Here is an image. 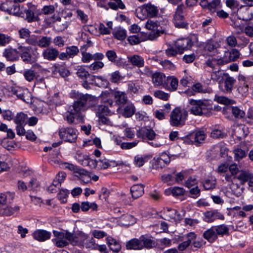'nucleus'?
<instances>
[{
	"mask_svg": "<svg viewBox=\"0 0 253 253\" xmlns=\"http://www.w3.org/2000/svg\"><path fill=\"white\" fill-rule=\"evenodd\" d=\"M70 95L71 98H76V100L68 107L65 119L69 124H72L74 122L76 117H79L86 110L87 102L96 98L89 95L80 93L74 90H72Z\"/></svg>",
	"mask_w": 253,
	"mask_h": 253,
	"instance_id": "nucleus-1",
	"label": "nucleus"
},
{
	"mask_svg": "<svg viewBox=\"0 0 253 253\" xmlns=\"http://www.w3.org/2000/svg\"><path fill=\"white\" fill-rule=\"evenodd\" d=\"M17 49L18 54H20L22 60L26 63L32 64L35 63L39 57L37 47H35L32 49L31 46L19 45Z\"/></svg>",
	"mask_w": 253,
	"mask_h": 253,
	"instance_id": "nucleus-2",
	"label": "nucleus"
},
{
	"mask_svg": "<svg viewBox=\"0 0 253 253\" xmlns=\"http://www.w3.org/2000/svg\"><path fill=\"white\" fill-rule=\"evenodd\" d=\"M190 105L189 111L191 114L201 116L207 114L210 109V105L208 102L204 100L189 99Z\"/></svg>",
	"mask_w": 253,
	"mask_h": 253,
	"instance_id": "nucleus-3",
	"label": "nucleus"
},
{
	"mask_svg": "<svg viewBox=\"0 0 253 253\" xmlns=\"http://www.w3.org/2000/svg\"><path fill=\"white\" fill-rule=\"evenodd\" d=\"M188 115V111L185 108L176 107L170 114V123L172 126H181L185 124Z\"/></svg>",
	"mask_w": 253,
	"mask_h": 253,
	"instance_id": "nucleus-4",
	"label": "nucleus"
},
{
	"mask_svg": "<svg viewBox=\"0 0 253 253\" xmlns=\"http://www.w3.org/2000/svg\"><path fill=\"white\" fill-rule=\"evenodd\" d=\"M53 233L56 238L52 239V241L57 247H64L68 245L69 242L71 244L72 233L67 230H53Z\"/></svg>",
	"mask_w": 253,
	"mask_h": 253,
	"instance_id": "nucleus-5",
	"label": "nucleus"
},
{
	"mask_svg": "<svg viewBox=\"0 0 253 253\" xmlns=\"http://www.w3.org/2000/svg\"><path fill=\"white\" fill-rule=\"evenodd\" d=\"M2 11L6 12L9 14H12L16 16L24 17V13L23 12L24 7H20L19 5L13 4L10 1H6L1 4L0 7Z\"/></svg>",
	"mask_w": 253,
	"mask_h": 253,
	"instance_id": "nucleus-6",
	"label": "nucleus"
},
{
	"mask_svg": "<svg viewBox=\"0 0 253 253\" xmlns=\"http://www.w3.org/2000/svg\"><path fill=\"white\" fill-rule=\"evenodd\" d=\"M2 11L6 12L9 14H12L16 16L24 17V13L23 12L24 7H20L19 5L13 4L10 1H6L1 4L0 7Z\"/></svg>",
	"mask_w": 253,
	"mask_h": 253,
	"instance_id": "nucleus-7",
	"label": "nucleus"
},
{
	"mask_svg": "<svg viewBox=\"0 0 253 253\" xmlns=\"http://www.w3.org/2000/svg\"><path fill=\"white\" fill-rule=\"evenodd\" d=\"M159 12L157 6L151 3H148L143 6L139 7L137 10V16L140 19H144L147 16L153 17L156 16Z\"/></svg>",
	"mask_w": 253,
	"mask_h": 253,
	"instance_id": "nucleus-8",
	"label": "nucleus"
},
{
	"mask_svg": "<svg viewBox=\"0 0 253 253\" xmlns=\"http://www.w3.org/2000/svg\"><path fill=\"white\" fill-rule=\"evenodd\" d=\"M77 130L72 127H61L59 129L60 138L66 142L73 143L76 142L77 137Z\"/></svg>",
	"mask_w": 253,
	"mask_h": 253,
	"instance_id": "nucleus-9",
	"label": "nucleus"
},
{
	"mask_svg": "<svg viewBox=\"0 0 253 253\" xmlns=\"http://www.w3.org/2000/svg\"><path fill=\"white\" fill-rule=\"evenodd\" d=\"M223 76L222 80L219 82V88L224 93H230L233 90L236 80L227 73L223 74Z\"/></svg>",
	"mask_w": 253,
	"mask_h": 253,
	"instance_id": "nucleus-10",
	"label": "nucleus"
},
{
	"mask_svg": "<svg viewBox=\"0 0 253 253\" xmlns=\"http://www.w3.org/2000/svg\"><path fill=\"white\" fill-rule=\"evenodd\" d=\"M185 6L184 4H181L177 6L175 14L173 16V23L176 27L184 28L186 26V23L183 21L184 16L183 15Z\"/></svg>",
	"mask_w": 253,
	"mask_h": 253,
	"instance_id": "nucleus-11",
	"label": "nucleus"
},
{
	"mask_svg": "<svg viewBox=\"0 0 253 253\" xmlns=\"http://www.w3.org/2000/svg\"><path fill=\"white\" fill-rule=\"evenodd\" d=\"M145 27L147 29L151 30L153 32L156 31L154 34V37H152L151 36H150L149 39L151 40H153L159 37L161 34L167 33V31L166 29L160 30L158 29V23L157 21L148 20L146 24Z\"/></svg>",
	"mask_w": 253,
	"mask_h": 253,
	"instance_id": "nucleus-12",
	"label": "nucleus"
},
{
	"mask_svg": "<svg viewBox=\"0 0 253 253\" xmlns=\"http://www.w3.org/2000/svg\"><path fill=\"white\" fill-rule=\"evenodd\" d=\"M192 45V41L189 38L178 39L175 42V47L179 54L183 53L184 50L190 48Z\"/></svg>",
	"mask_w": 253,
	"mask_h": 253,
	"instance_id": "nucleus-13",
	"label": "nucleus"
},
{
	"mask_svg": "<svg viewBox=\"0 0 253 253\" xmlns=\"http://www.w3.org/2000/svg\"><path fill=\"white\" fill-rule=\"evenodd\" d=\"M237 16L239 19L243 21H248L253 18V15L250 12V9L245 5H241L237 10Z\"/></svg>",
	"mask_w": 253,
	"mask_h": 253,
	"instance_id": "nucleus-14",
	"label": "nucleus"
},
{
	"mask_svg": "<svg viewBox=\"0 0 253 253\" xmlns=\"http://www.w3.org/2000/svg\"><path fill=\"white\" fill-rule=\"evenodd\" d=\"M205 220L207 222H211L219 219H223L224 216L217 210H211L205 212L204 213Z\"/></svg>",
	"mask_w": 253,
	"mask_h": 253,
	"instance_id": "nucleus-15",
	"label": "nucleus"
},
{
	"mask_svg": "<svg viewBox=\"0 0 253 253\" xmlns=\"http://www.w3.org/2000/svg\"><path fill=\"white\" fill-rule=\"evenodd\" d=\"M58 55V50L53 47L47 48L44 49L42 52V55L43 58L48 61L55 60Z\"/></svg>",
	"mask_w": 253,
	"mask_h": 253,
	"instance_id": "nucleus-16",
	"label": "nucleus"
},
{
	"mask_svg": "<svg viewBox=\"0 0 253 253\" xmlns=\"http://www.w3.org/2000/svg\"><path fill=\"white\" fill-rule=\"evenodd\" d=\"M87 236L83 232H80L74 235L72 234L71 244L74 246H83L86 242Z\"/></svg>",
	"mask_w": 253,
	"mask_h": 253,
	"instance_id": "nucleus-17",
	"label": "nucleus"
},
{
	"mask_svg": "<svg viewBox=\"0 0 253 253\" xmlns=\"http://www.w3.org/2000/svg\"><path fill=\"white\" fill-rule=\"evenodd\" d=\"M240 56L239 51L236 49H232L230 51H225L222 58L225 64L236 60Z\"/></svg>",
	"mask_w": 253,
	"mask_h": 253,
	"instance_id": "nucleus-18",
	"label": "nucleus"
},
{
	"mask_svg": "<svg viewBox=\"0 0 253 253\" xmlns=\"http://www.w3.org/2000/svg\"><path fill=\"white\" fill-rule=\"evenodd\" d=\"M127 59L128 62L132 65L136 66L138 68L143 67L144 66L145 61L144 58L138 54L128 56Z\"/></svg>",
	"mask_w": 253,
	"mask_h": 253,
	"instance_id": "nucleus-19",
	"label": "nucleus"
},
{
	"mask_svg": "<svg viewBox=\"0 0 253 253\" xmlns=\"http://www.w3.org/2000/svg\"><path fill=\"white\" fill-rule=\"evenodd\" d=\"M226 73L221 72L219 69L218 71L211 72L209 70L207 71L206 76L208 81H212L214 82H218V84L223 77V74Z\"/></svg>",
	"mask_w": 253,
	"mask_h": 253,
	"instance_id": "nucleus-20",
	"label": "nucleus"
},
{
	"mask_svg": "<svg viewBox=\"0 0 253 253\" xmlns=\"http://www.w3.org/2000/svg\"><path fill=\"white\" fill-rule=\"evenodd\" d=\"M33 236L35 240L43 242L50 239L51 233L44 230H37L33 233Z\"/></svg>",
	"mask_w": 253,
	"mask_h": 253,
	"instance_id": "nucleus-21",
	"label": "nucleus"
},
{
	"mask_svg": "<svg viewBox=\"0 0 253 253\" xmlns=\"http://www.w3.org/2000/svg\"><path fill=\"white\" fill-rule=\"evenodd\" d=\"M113 95L115 99V103L118 105H124L127 102V97L125 92L114 91Z\"/></svg>",
	"mask_w": 253,
	"mask_h": 253,
	"instance_id": "nucleus-22",
	"label": "nucleus"
},
{
	"mask_svg": "<svg viewBox=\"0 0 253 253\" xmlns=\"http://www.w3.org/2000/svg\"><path fill=\"white\" fill-rule=\"evenodd\" d=\"M206 137L204 131L196 130L190 135V138L194 140V142L197 145L204 142Z\"/></svg>",
	"mask_w": 253,
	"mask_h": 253,
	"instance_id": "nucleus-23",
	"label": "nucleus"
},
{
	"mask_svg": "<svg viewBox=\"0 0 253 253\" xmlns=\"http://www.w3.org/2000/svg\"><path fill=\"white\" fill-rule=\"evenodd\" d=\"M187 240L184 241L178 246V249L180 251L186 250L191 244L192 241L196 238V235L194 232L189 233L186 235Z\"/></svg>",
	"mask_w": 253,
	"mask_h": 253,
	"instance_id": "nucleus-24",
	"label": "nucleus"
},
{
	"mask_svg": "<svg viewBox=\"0 0 253 253\" xmlns=\"http://www.w3.org/2000/svg\"><path fill=\"white\" fill-rule=\"evenodd\" d=\"M150 155H137L134 157V164L138 167H141L152 158Z\"/></svg>",
	"mask_w": 253,
	"mask_h": 253,
	"instance_id": "nucleus-25",
	"label": "nucleus"
},
{
	"mask_svg": "<svg viewBox=\"0 0 253 253\" xmlns=\"http://www.w3.org/2000/svg\"><path fill=\"white\" fill-rule=\"evenodd\" d=\"M152 83L155 86L163 85V83L166 79L165 75L160 72H156L152 74Z\"/></svg>",
	"mask_w": 253,
	"mask_h": 253,
	"instance_id": "nucleus-26",
	"label": "nucleus"
},
{
	"mask_svg": "<svg viewBox=\"0 0 253 253\" xmlns=\"http://www.w3.org/2000/svg\"><path fill=\"white\" fill-rule=\"evenodd\" d=\"M18 50L12 48H7L3 52V56L7 60L13 61L18 59Z\"/></svg>",
	"mask_w": 253,
	"mask_h": 253,
	"instance_id": "nucleus-27",
	"label": "nucleus"
},
{
	"mask_svg": "<svg viewBox=\"0 0 253 253\" xmlns=\"http://www.w3.org/2000/svg\"><path fill=\"white\" fill-rule=\"evenodd\" d=\"M130 192L132 197L134 199H137L143 194L144 186L141 184L134 185L131 187Z\"/></svg>",
	"mask_w": 253,
	"mask_h": 253,
	"instance_id": "nucleus-28",
	"label": "nucleus"
},
{
	"mask_svg": "<svg viewBox=\"0 0 253 253\" xmlns=\"http://www.w3.org/2000/svg\"><path fill=\"white\" fill-rule=\"evenodd\" d=\"M126 248L127 250H141L142 245L140 239H132L126 243Z\"/></svg>",
	"mask_w": 253,
	"mask_h": 253,
	"instance_id": "nucleus-29",
	"label": "nucleus"
},
{
	"mask_svg": "<svg viewBox=\"0 0 253 253\" xmlns=\"http://www.w3.org/2000/svg\"><path fill=\"white\" fill-rule=\"evenodd\" d=\"M204 238L210 242H214L217 238L215 230L213 226L207 230L203 234Z\"/></svg>",
	"mask_w": 253,
	"mask_h": 253,
	"instance_id": "nucleus-30",
	"label": "nucleus"
},
{
	"mask_svg": "<svg viewBox=\"0 0 253 253\" xmlns=\"http://www.w3.org/2000/svg\"><path fill=\"white\" fill-rule=\"evenodd\" d=\"M76 71V75L82 79H86L90 76L88 72L86 70L84 66L78 65L75 68Z\"/></svg>",
	"mask_w": 253,
	"mask_h": 253,
	"instance_id": "nucleus-31",
	"label": "nucleus"
},
{
	"mask_svg": "<svg viewBox=\"0 0 253 253\" xmlns=\"http://www.w3.org/2000/svg\"><path fill=\"white\" fill-rule=\"evenodd\" d=\"M207 67H210L212 70L216 69V67L219 65H224L225 63L222 58H212L208 60L206 62Z\"/></svg>",
	"mask_w": 253,
	"mask_h": 253,
	"instance_id": "nucleus-32",
	"label": "nucleus"
},
{
	"mask_svg": "<svg viewBox=\"0 0 253 253\" xmlns=\"http://www.w3.org/2000/svg\"><path fill=\"white\" fill-rule=\"evenodd\" d=\"M120 223L123 226H127L135 222L134 217L130 214H125L120 217Z\"/></svg>",
	"mask_w": 253,
	"mask_h": 253,
	"instance_id": "nucleus-33",
	"label": "nucleus"
},
{
	"mask_svg": "<svg viewBox=\"0 0 253 253\" xmlns=\"http://www.w3.org/2000/svg\"><path fill=\"white\" fill-rule=\"evenodd\" d=\"M225 111L231 112L233 116L237 119H241L244 117L245 113L244 111L237 107H228Z\"/></svg>",
	"mask_w": 253,
	"mask_h": 253,
	"instance_id": "nucleus-34",
	"label": "nucleus"
},
{
	"mask_svg": "<svg viewBox=\"0 0 253 253\" xmlns=\"http://www.w3.org/2000/svg\"><path fill=\"white\" fill-rule=\"evenodd\" d=\"M107 242L110 249L114 252L118 253L121 249V246L120 243L111 237L107 238Z\"/></svg>",
	"mask_w": 253,
	"mask_h": 253,
	"instance_id": "nucleus-35",
	"label": "nucleus"
},
{
	"mask_svg": "<svg viewBox=\"0 0 253 253\" xmlns=\"http://www.w3.org/2000/svg\"><path fill=\"white\" fill-rule=\"evenodd\" d=\"M112 95L113 94L111 91L106 90L102 92L100 97L104 103L108 104L110 106H112L114 104V101L111 99Z\"/></svg>",
	"mask_w": 253,
	"mask_h": 253,
	"instance_id": "nucleus-36",
	"label": "nucleus"
},
{
	"mask_svg": "<svg viewBox=\"0 0 253 253\" xmlns=\"http://www.w3.org/2000/svg\"><path fill=\"white\" fill-rule=\"evenodd\" d=\"M52 39L50 37L42 36L39 38L38 45L41 48L48 47L51 43Z\"/></svg>",
	"mask_w": 253,
	"mask_h": 253,
	"instance_id": "nucleus-37",
	"label": "nucleus"
},
{
	"mask_svg": "<svg viewBox=\"0 0 253 253\" xmlns=\"http://www.w3.org/2000/svg\"><path fill=\"white\" fill-rule=\"evenodd\" d=\"M140 239L142 245V249L143 248H152L155 246V242L150 238L141 236Z\"/></svg>",
	"mask_w": 253,
	"mask_h": 253,
	"instance_id": "nucleus-38",
	"label": "nucleus"
},
{
	"mask_svg": "<svg viewBox=\"0 0 253 253\" xmlns=\"http://www.w3.org/2000/svg\"><path fill=\"white\" fill-rule=\"evenodd\" d=\"M251 173L249 171H242L236 176V179L240 181L241 184H244L248 181Z\"/></svg>",
	"mask_w": 253,
	"mask_h": 253,
	"instance_id": "nucleus-39",
	"label": "nucleus"
},
{
	"mask_svg": "<svg viewBox=\"0 0 253 253\" xmlns=\"http://www.w3.org/2000/svg\"><path fill=\"white\" fill-rule=\"evenodd\" d=\"M219 47V44L213 41H210L207 43L205 45V49L209 52H219L218 48Z\"/></svg>",
	"mask_w": 253,
	"mask_h": 253,
	"instance_id": "nucleus-40",
	"label": "nucleus"
},
{
	"mask_svg": "<svg viewBox=\"0 0 253 253\" xmlns=\"http://www.w3.org/2000/svg\"><path fill=\"white\" fill-rule=\"evenodd\" d=\"M14 197V194L11 193H1L0 194V204H6L7 202L11 203L13 201Z\"/></svg>",
	"mask_w": 253,
	"mask_h": 253,
	"instance_id": "nucleus-41",
	"label": "nucleus"
},
{
	"mask_svg": "<svg viewBox=\"0 0 253 253\" xmlns=\"http://www.w3.org/2000/svg\"><path fill=\"white\" fill-rule=\"evenodd\" d=\"M135 108L133 104H128L124 108L123 115L126 118L131 117L135 113Z\"/></svg>",
	"mask_w": 253,
	"mask_h": 253,
	"instance_id": "nucleus-42",
	"label": "nucleus"
},
{
	"mask_svg": "<svg viewBox=\"0 0 253 253\" xmlns=\"http://www.w3.org/2000/svg\"><path fill=\"white\" fill-rule=\"evenodd\" d=\"M27 115L23 113H18L15 119L14 122L17 125H26Z\"/></svg>",
	"mask_w": 253,
	"mask_h": 253,
	"instance_id": "nucleus-43",
	"label": "nucleus"
},
{
	"mask_svg": "<svg viewBox=\"0 0 253 253\" xmlns=\"http://www.w3.org/2000/svg\"><path fill=\"white\" fill-rule=\"evenodd\" d=\"M215 230L217 236L228 235L229 233V228L224 224H221L218 226H213Z\"/></svg>",
	"mask_w": 253,
	"mask_h": 253,
	"instance_id": "nucleus-44",
	"label": "nucleus"
},
{
	"mask_svg": "<svg viewBox=\"0 0 253 253\" xmlns=\"http://www.w3.org/2000/svg\"><path fill=\"white\" fill-rule=\"evenodd\" d=\"M80 164L84 167L88 166L90 168H95L97 167V161L90 159L88 156H87V158H84Z\"/></svg>",
	"mask_w": 253,
	"mask_h": 253,
	"instance_id": "nucleus-45",
	"label": "nucleus"
},
{
	"mask_svg": "<svg viewBox=\"0 0 253 253\" xmlns=\"http://www.w3.org/2000/svg\"><path fill=\"white\" fill-rule=\"evenodd\" d=\"M216 181L215 178L211 177L206 179L203 183V186L206 190H211L215 188Z\"/></svg>",
	"mask_w": 253,
	"mask_h": 253,
	"instance_id": "nucleus-46",
	"label": "nucleus"
},
{
	"mask_svg": "<svg viewBox=\"0 0 253 253\" xmlns=\"http://www.w3.org/2000/svg\"><path fill=\"white\" fill-rule=\"evenodd\" d=\"M225 3L226 6L234 11V12H237L238 9H239L241 6L237 0H226Z\"/></svg>",
	"mask_w": 253,
	"mask_h": 253,
	"instance_id": "nucleus-47",
	"label": "nucleus"
},
{
	"mask_svg": "<svg viewBox=\"0 0 253 253\" xmlns=\"http://www.w3.org/2000/svg\"><path fill=\"white\" fill-rule=\"evenodd\" d=\"M153 95L157 98L162 100L163 101H167L169 97V94L166 93L161 90H156L154 91Z\"/></svg>",
	"mask_w": 253,
	"mask_h": 253,
	"instance_id": "nucleus-48",
	"label": "nucleus"
},
{
	"mask_svg": "<svg viewBox=\"0 0 253 253\" xmlns=\"http://www.w3.org/2000/svg\"><path fill=\"white\" fill-rule=\"evenodd\" d=\"M66 51L69 58H73L79 52V49L76 46L73 45L66 47Z\"/></svg>",
	"mask_w": 253,
	"mask_h": 253,
	"instance_id": "nucleus-49",
	"label": "nucleus"
},
{
	"mask_svg": "<svg viewBox=\"0 0 253 253\" xmlns=\"http://www.w3.org/2000/svg\"><path fill=\"white\" fill-rule=\"evenodd\" d=\"M23 75L27 81L31 82L33 81L36 77V74L34 70L27 69L24 71Z\"/></svg>",
	"mask_w": 253,
	"mask_h": 253,
	"instance_id": "nucleus-50",
	"label": "nucleus"
},
{
	"mask_svg": "<svg viewBox=\"0 0 253 253\" xmlns=\"http://www.w3.org/2000/svg\"><path fill=\"white\" fill-rule=\"evenodd\" d=\"M114 35L116 39L123 40L126 36V31L121 28H118L114 32Z\"/></svg>",
	"mask_w": 253,
	"mask_h": 253,
	"instance_id": "nucleus-51",
	"label": "nucleus"
},
{
	"mask_svg": "<svg viewBox=\"0 0 253 253\" xmlns=\"http://www.w3.org/2000/svg\"><path fill=\"white\" fill-rule=\"evenodd\" d=\"M221 6L220 0H212L208 5V8L211 12H214L216 9L220 8Z\"/></svg>",
	"mask_w": 253,
	"mask_h": 253,
	"instance_id": "nucleus-52",
	"label": "nucleus"
},
{
	"mask_svg": "<svg viewBox=\"0 0 253 253\" xmlns=\"http://www.w3.org/2000/svg\"><path fill=\"white\" fill-rule=\"evenodd\" d=\"M193 91L197 92H205L203 85L200 83H197L194 84L192 86V91L190 90H187L185 91V93L188 95H194Z\"/></svg>",
	"mask_w": 253,
	"mask_h": 253,
	"instance_id": "nucleus-53",
	"label": "nucleus"
},
{
	"mask_svg": "<svg viewBox=\"0 0 253 253\" xmlns=\"http://www.w3.org/2000/svg\"><path fill=\"white\" fill-rule=\"evenodd\" d=\"M110 80L112 83H118L123 79L121 73L118 71H116L110 74Z\"/></svg>",
	"mask_w": 253,
	"mask_h": 253,
	"instance_id": "nucleus-54",
	"label": "nucleus"
},
{
	"mask_svg": "<svg viewBox=\"0 0 253 253\" xmlns=\"http://www.w3.org/2000/svg\"><path fill=\"white\" fill-rule=\"evenodd\" d=\"M104 66V63L101 61H96L88 66V68L92 73H95L99 69H102Z\"/></svg>",
	"mask_w": 253,
	"mask_h": 253,
	"instance_id": "nucleus-55",
	"label": "nucleus"
},
{
	"mask_svg": "<svg viewBox=\"0 0 253 253\" xmlns=\"http://www.w3.org/2000/svg\"><path fill=\"white\" fill-rule=\"evenodd\" d=\"M167 81L169 83L170 87L169 88V90L170 91H175L176 90L178 81V80L173 77H169L167 78Z\"/></svg>",
	"mask_w": 253,
	"mask_h": 253,
	"instance_id": "nucleus-56",
	"label": "nucleus"
},
{
	"mask_svg": "<svg viewBox=\"0 0 253 253\" xmlns=\"http://www.w3.org/2000/svg\"><path fill=\"white\" fill-rule=\"evenodd\" d=\"M15 94L19 98L24 102H28L29 100V98L30 97V93L28 91L25 90L22 92L21 91H16Z\"/></svg>",
	"mask_w": 253,
	"mask_h": 253,
	"instance_id": "nucleus-57",
	"label": "nucleus"
},
{
	"mask_svg": "<svg viewBox=\"0 0 253 253\" xmlns=\"http://www.w3.org/2000/svg\"><path fill=\"white\" fill-rule=\"evenodd\" d=\"M23 11L26 13V19L29 22H31L36 20V17L35 16V13L33 10L29 8L26 9L24 8Z\"/></svg>",
	"mask_w": 253,
	"mask_h": 253,
	"instance_id": "nucleus-58",
	"label": "nucleus"
},
{
	"mask_svg": "<svg viewBox=\"0 0 253 253\" xmlns=\"http://www.w3.org/2000/svg\"><path fill=\"white\" fill-rule=\"evenodd\" d=\"M11 40L10 36L0 33V46H5L10 42Z\"/></svg>",
	"mask_w": 253,
	"mask_h": 253,
	"instance_id": "nucleus-59",
	"label": "nucleus"
},
{
	"mask_svg": "<svg viewBox=\"0 0 253 253\" xmlns=\"http://www.w3.org/2000/svg\"><path fill=\"white\" fill-rule=\"evenodd\" d=\"M110 114L109 110L108 107L105 105H100L98 108V111L96 115L98 117H101V116L107 115Z\"/></svg>",
	"mask_w": 253,
	"mask_h": 253,
	"instance_id": "nucleus-60",
	"label": "nucleus"
},
{
	"mask_svg": "<svg viewBox=\"0 0 253 253\" xmlns=\"http://www.w3.org/2000/svg\"><path fill=\"white\" fill-rule=\"evenodd\" d=\"M234 153L235 155V159L237 161H240L246 156V152L240 148L235 149L234 150Z\"/></svg>",
	"mask_w": 253,
	"mask_h": 253,
	"instance_id": "nucleus-61",
	"label": "nucleus"
},
{
	"mask_svg": "<svg viewBox=\"0 0 253 253\" xmlns=\"http://www.w3.org/2000/svg\"><path fill=\"white\" fill-rule=\"evenodd\" d=\"M69 192L66 189H61L58 194V198L62 203H65L67 201V197Z\"/></svg>",
	"mask_w": 253,
	"mask_h": 253,
	"instance_id": "nucleus-62",
	"label": "nucleus"
},
{
	"mask_svg": "<svg viewBox=\"0 0 253 253\" xmlns=\"http://www.w3.org/2000/svg\"><path fill=\"white\" fill-rule=\"evenodd\" d=\"M174 182L180 183L186 177L185 172L181 171L179 172H173Z\"/></svg>",
	"mask_w": 253,
	"mask_h": 253,
	"instance_id": "nucleus-63",
	"label": "nucleus"
},
{
	"mask_svg": "<svg viewBox=\"0 0 253 253\" xmlns=\"http://www.w3.org/2000/svg\"><path fill=\"white\" fill-rule=\"evenodd\" d=\"M169 191L174 196L183 195L185 192L184 189L180 187H174L171 189H169Z\"/></svg>",
	"mask_w": 253,
	"mask_h": 253,
	"instance_id": "nucleus-64",
	"label": "nucleus"
}]
</instances>
